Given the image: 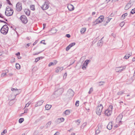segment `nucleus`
<instances>
[{
    "instance_id": "4",
    "label": "nucleus",
    "mask_w": 135,
    "mask_h": 135,
    "mask_svg": "<svg viewBox=\"0 0 135 135\" xmlns=\"http://www.w3.org/2000/svg\"><path fill=\"white\" fill-rule=\"evenodd\" d=\"M113 108V107L112 105L109 106L108 109L106 110L105 111V115L107 116H110L112 114Z\"/></svg>"
},
{
    "instance_id": "47",
    "label": "nucleus",
    "mask_w": 135,
    "mask_h": 135,
    "mask_svg": "<svg viewBox=\"0 0 135 135\" xmlns=\"http://www.w3.org/2000/svg\"><path fill=\"white\" fill-rule=\"evenodd\" d=\"M45 40H42L40 42V43L43 44H44V45H46V43H45Z\"/></svg>"
},
{
    "instance_id": "10",
    "label": "nucleus",
    "mask_w": 135,
    "mask_h": 135,
    "mask_svg": "<svg viewBox=\"0 0 135 135\" xmlns=\"http://www.w3.org/2000/svg\"><path fill=\"white\" fill-rule=\"evenodd\" d=\"M123 117L122 114H120L117 117L116 119L117 122H121V120Z\"/></svg>"
},
{
    "instance_id": "32",
    "label": "nucleus",
    "mask_w": 135,
    "mask_h": 135,
    "mask_svg": "<svg viewBox=\"0 0 135 135\" xmlns=\"http://www.w3.org/2000/svg\"><path fill=\"white\" fill-rule=\"evenodd\" d=\"M24 120V119L23 118H20L19 120V122L20 123H21Z\"/></svg>"
},
{
    "instance_id": "12",
    "label": "nucleus",
    "mask_w": 135,
    "mask_h": 135,
    "mask_svg": "<svg viewBox=\"0 0 135 135\" xmlns=\"http://www.w3.org/2000/svg\"><path fill=\"white\" fill-rule=\"evenodd\" d=\"M63 69V67H58L55 69V71L56 73H58L59 72L61 71Z\"/></svg>"
},
{
    "instance_id": "2",
    "label": "nucleus",
    "mask_w": 135,
    "mask_h": 135,
    "mask_svg": "<svg viewBox=\"0 0 135 135\" xmlns=\"http://www.w3.org/2000/svg\"><path fill=\"white\" fill-rule=\"evenodd\" d=\"M103 109V107L101 104H99L97 106L96 110L97 114L99 116L101 115V113Z\"/></svg>"
},
{
    "instance_id": "22",
    "label": "nucleus",
    "mask_w": 135,
    "mask_h": 135,
    "mask_svg": "<svg viewBox=\"0 0 135 135\" xmlns=\"http://www.w3.org/2000/svg\"><path fill=\"white\" fill-rule=\"evenodd\" d=\"M101 23L100 21L98 18L95 21L93 22V23L94 25H95L98 23Z\"/></svg>"
},
{
    "instance_id": "35",
    "label": "nucleus",
    "mask_w": 135,
    "mask_h": 135,
    "mask_svg": "<svg viewBox=\"0 0 135 135\" xmlns=\"http://www.w3.org/2000/svg\"><path fill=\"white\" fill-rule=\"evenodd\" d=\"M93 91V89L92 87H91L90 89L89 90L88 92V93L89 94H90Z\"/></svg>"
},
{
    "instance_id": "59",
    "label": "nucleus",
    "mask_w": 135,
    "mask_h": 135,
    "mask_svg": "<svg viewBox=\"0 0 135 135\" xmlns=\"http://www.w3.org/2000/svg\"><path fill=\"white\" fill-rule=\"evenodd\" d=\"M46 25L45 24H43V29H44L45 27L46 26Z\"/></svg>"
},
{
    "instance_id": "61",
    "label": "nucleus",
    "mask_w": 135,
    "mask_h": 135,
    "mask_svg": "<svg viewBox=\"0 0 135 135\" xmlns=\"http://www.w3.org/2000/svg\"><path fill=\"white\" fill-rule=\"evenodd\" d=\"M132 61H135V58H133L132 59Z\"/></svg>"
},
{
    "instance_id": "42",
    "label": "nucleus",
    "mask_w": 135,
    "mask_h": 135,
    "mask_svg": "<svg viewBox=\"0 0 135 135\" xmlns=\"http://www.w3.org/2000/svg\"><path fill=\"white\" fill-rule=\"evenodd\" d=\"M7 133V131L6 129H5L4 130L3 132L1 133V135H4V134Z\"/></svg>"
},
{
    "instance_id": "31",
    "label": "nucleus",
    "mask_w": 135,
    "mask_h": 135,
    "mask_svg": "<svg viewBox=\"0 0 135 135\" xmlns=\"http://www.w3.org/2000/svg\"><path fill=\"white\" fill-rule=\"evenodd\" d=\"M16 67L17 69H19L20 68V66L19 64H16Z\"/></svg>"
},
{
    "instance_id": "56",
    "label": "nucleus",
    "mask_w": 135,
    "mask_h": 135,
    "mask_svg": "<svg viewBox=\"0 0 135 135\" xmlns=\"http://www.w3.org/2000/svg\"><path fill=\"white\" fill-rule=\"evenodd\" d=\"M111 19V18H110H110H108V20H107V21H106L107 23L108 22H109L110 21Z\"/></svg>"
},
{
    "instance_id": "64",
    "label": "nucleus",
    "mask_w": 135,
    "mask_h": 135,
    "mask_svg": "<svg viewBox=\"0 0 135 135\" xmlns=\"http://www.w3.org/2000/svg\"><path fill=\"white\" fill-rule=\"evenodd\" d=\"M71 135H75V134L74 133H72L71 134Z\"/></svg>"
},
{
    "instance_id": "58",
    "label": "nucleus",
    "mask_w": 135,
    "mask_h": 135,
    "mask_svg": "<svg viewBox=\"0 0 135 135\" xmlns=\"http://www.w3.org/2000/svg\"><path fill=\"white\" fill-rule=\"evenodd\" d=\"M37 41H36L33 44V45H35L37 43Z\"/></svg>"
},
{
    "instance_id": "11",
    "label": "nucleus",
    "mask_w": 135,
    "mask_h": 135,
    "mask_svg": "<svg viewBox=\"0 0 135 135\" xmlns=\"http://www.w3.org/2000/svg\"><path fill=\"white\" fill-rule=\"evenodd\" d=\"M63 91V89L62 88H61L57 90L55 92V94H57V93L59 92L60 93L57 95H60L62 94Z\"/></svg>"
},
{
    "instance_id": "25",
    "label": "nucleus",
    "mask_w": 135,
    "mask_h": 135,
    "mask_svg": "<svg viewBox=\"0 0 135 135\" xmlns=\"http://www.w3.org/2000/svg\"><path fill=\"white\" fill-rule=\"evenodd\" d=\"M70 111L69 110H67L65 111L64 114L65 115H68L70 114Z\"/></svg>"
},
{
    "instance_id": "24",
    "label": "nucleus",
    "mask_w": 135,
    "mask_h": 135,
    "mask_svg": "<svg viewBox=\"0 0 135 135\" xmlns=\"http://www.w3.org/2000/svg\"><path fill=\"white\" fill-rule=\"evenodd\" d=\"M98 18L100 21V22L101 23L104 20V16L102 15L100 16Z\"/></svg>"
},
{
    "instance_id": "49",
    "label": "nucleus",
    "mask_w": 135,
    "mask_h": 135,
    "mask_svg": "<svg viewBox=\"0 0 135 135\" xmlns=\"http://www.w3.org/2000/svg\"><path fill=\"white\" fill-rule=\"evenodd\" d=\"M6 73H3L2 74H1V76L2 77H3L4 76L6 75Z\"/></svg>"
},
{
    "instance_id": "36",
    "label": "nucleus",
    "mask_w": 135,
    "mask_h": 135,
    "mask_svg": "<svg viewBox=\"0 0 135 135\" xmlns=\"http://www.w3.org/2000/svg\"><path fill=\"white\" fill-rule=\"evenodd\" d=\"M121 69L122 70V71L124 70L126 68V66H120Z\"/></svg>"
},
{
    "instance_id": "21",
    "label": "nucleus",
    "mask_w": 135,
    "mask_h": 135,
    "mask_svg": "<svg viewBox=\"0 0 135 135\" xmlns=\"http://www.w3.org/2000/svg\"><path fill=\"white\" fill-rule=\"evenodd\" d=\"M57 62L56 60L54 62H50L48 66L49 67H50L52 65H55L56 64Z\"/></svg>"
},
{
    "instance_id": "27",
    "label": "nucleus",
    "mask_w": 135,
    "mask_h": 135,
    "mask_svg": "<svg viewBox=\"0 0 135 135\" xmlns=\"http://www.w3.org/2000/svg\"><path fill=\"white\" fill-rule=\"evenodd\" d=\"M105 83L104 81H100L97 83V84L99 86L103 85Z\"/></svg>"
},
{
    "instance_id": "13",
    "label": "nucleus",
    "mask_w": 135,
    "mask_h": 135,
    "mask_svg": "<svg viewBox=\"0 0 135 135\" xmlns=\"http://www.w3.org/2000/svg\"><path fill=\"white\" fill-rule=\"evenodd\" d=\"M68 8L69 10L70 11H72L74 9V6L71 4L69 5L68 6Z\"/></svg>"
},
{
    "instance_id": "41",
    "label": "nucleus",
    "mask_w": 135,
    "mask_h": 135,
    "mask_svg": "<svg viewBox=\"0 0 135 135\" xmlns=\"http://www.w3.org/2000/svg\"><path fill=\"white\" fill-rule=\"evenodd\" d=\"M128 55V56L126 55L124 56V57L126 59H128L129 57V56H131V55L129 54Z\"/></svg>"
},
{
    "instance_id": "33",
    "label": "nucleus",
    "mask_w": 135,
    "mask_h": 135,
    "mask_svg": "<svg viewBox=\"0 0 135 135\" xmlns=\"http://www.w3.org/2000/svg\"><path fill=\"white\" fill-rule=\"evenodd\" d=\"M0 17L4 19V20H5V21H7V19L5 18H4V16L2 15V14H1V13H0Z\"/></svg>"
},
{
    "instance_id": "54",
    "label": "nucleus",
    "mask_w": 135,
    "mask_h": 135,
    "mask_svg": "<svg viewBox=\"0 0 135 135\" xmlns=\"http://www.w3.org/2000/svg\"><path fill=\"white\" fill-rule=\"evenodd\" d=\"M41 52V51L39 52H37L36 53H34L33 54V55H38V54H39Z\"/></svg>"
},
{
    "instance_id": "62",
    "label": "nucleus",
    "mask_w": 135,
    "mask_h": 135,
    "mask_svg": "<svg viewBox=\"0 0 135 135\" xmlns=\"http://www.w3.org/2000/svg\"><path fill=\"white\" fill-rule=\"evenodd\" d=\"M18 58L19 59H21V57L19 56H18Z\"/></svg>"
},
{
    "instance_id": "15",
    "label": "nucleus",
    "mask_w": 135,
    "mask_h": 135,
    "mask_svg": "<svg viewBox=\"0 0 135 135\" xmlns=\"http://www.w3.org/2000/svg\"><path fill=\"white\" fill-rule=\"evenodd\" d=\"M120 67H116L115 69V70L116 72H120L122 71V70L121 69Z\"/></svg>"
},
{
    "instance_id": "50",
    "label": "nucleus",
    "mask_w": 135,
    "mask_h": 135,
    "mask_svg": "<svg viewBox=\"0 0 135 135\" xmlns=\"http://www.w3.org/2000/svg\"><path fill=\"white\" fill-rule=\"evenodd\" d=\"M11 90L12 91H13L15 90V91H18V89H16L14 88H12L11 89Z\"/></svg>"
},
{
    "instance_id": "18",
    "label": "nucleus",
    "mask_w": 135,
    "mask_h": 135,
    "mask_svg": "<svg viewBox=\"0 0 135 135\" xmlns=\"http://www.w3.org/2000/svg\"><path fill=\"white\" fill-rule=\"evenodd\" d=\"M64 120V119L63 118H58L57 119V122L58 123H60L63 122Z\"/></svg>"
},
{
    "instance_id": "26",
    "label": "nucleus",
    "mask_w": 135,
    "mask_h": 135,
    "mask_svg": "<svg viewBox=\"0 0 135 135\" xmlns=\"http://www.w3.org/2000/svg\"><path fill=\"white\" fill-rule=\"evenodd\" d=\"M86 30L85 28H81L80 31V32L81 34H83L85 32Z\"/></svg>"
},
{
    "instance_id": "46",
    "label": "nucleus",
    "mask_w": 135,
    "mask_h": 135,
    "mask_svg": "<svg viewBox=\"0 0 135 135\" xmlns=\"http://www.w3.org/2000/svg\"><path fill=\"white\" fill-rule=\"evenodd\" d=\"M70 48L71 47L69 46V45L66 47V50L67 51L69 50Z\"/></svg>"
},
{
    "instance_id": "28",
    "label": "nucleus",
    "mask_w": 135,
    "mask_h": 135,
    "mask_svg": "<svg viewBox=\"0 0 135 135\" xmlns=\"http://www.w3.org/2000/svg\"><path fill=\"white\" fill-rule=\"evenodd\" d=\"M30 9L31 10L34 11L35 10V6L34 5H32L30 6Z\"/></svg>"
},
{
    "instance_id": "44",
    "label": "nucleus",
    "mask_w": 135,
    "mask_h": 135,
    "mask_svg": "<svg viewBox=\"0 0 135 135\" xmlns=\"http://www.w3.org/2000/svg\"><path fill=\"white\" fill-rule=\"evenodd\" d=\"M31 102H28L26 105L25 107H28L31 104Z\"/></svg>"
},
{
    "instance_id": "53",
    "label": "nucleus",
    "mask_w": 135,
    "mask_h": 135,
    "mask_svg": "<svg viewBox=\"0 0 135 135\" xmlns=\"http://www.w3.org/2000/svg\"><path fill=\"white\" fill-rule=\"evenodd\" d=\"M7 2H8V3L10 5H12V4L10 2V1H9V0H7Z\"/></svg>"
},
{
    "instance_id": "19",
    "label": "nucleus",
    "mask_w": 135,
    "mask_h": 135,
    "mask_svg": "<svg viewBox=\"0 0 135 135\" xmlns=\"http://www.w3.org/2000/svg\"><path fill=\"white\" fill-rule=\"evenodd\" d=\"M44 101L43 100H41L40 101H38L37 103V104L36 105V107H37L38 106H40L44 102Z\"/></svg>"
},
{
    "instance_id": "45",
    "label": "nucleus",
    "mask_w": 135,
    "mask_h": 135,
    "mask_svg": "<svg viewBox=\"0 0 135 135\" xmlns=\"http://www.w3.org/2000/svg\"><path fill=\"white\" fill-rule=\"evenodd\" d=\"M41 57H37V58H36V59H35V61L36 62H37V61H38L40 59V58Z\"/></svg>"
},
{
    "instance_id": "9",
    "label": "nucleus",
    "mask_w": 135,
    "mask_h": 135,
    "mask_svg": "<svg viewBox=\"0 0 135 135\" xmlns=\"http://www.w3.org/2000/svg\"><path fill=\"white\" fill-rule=\"evenodd\" d=\"M90 61L89 60H86L83 63V65H82V69H85L86 68V66H87L89 62Z\"/></svg>"
},
{
    "instance_id": "37",
    "label": "nucleus",
    "mask_w": 135,
    "mask_h": 135,
    "mask_svg": "<svg viewBox=\"0 0 135 135\" xmlns=\"http://www.w3.org/2000/svg\"><path fill=\"white\" fill-rule=\"evenodd\" d=\"M51 124V121H49L46 124V125L47 126V127H49Z\"/></svg>"
},
{
    "instance_id": "3",
    "label": "nucleus",
    "mask_w": 135,
    "mask_h": 135,
    "mask_svg": "<svg viewBox=\"0 0 135 135\" xmlns=\"http://www.w3.org/2000/svg\"><path fill=\"white\" fill-rule=\"evenodd\" d=\"M8 29V27L7 26L5 25L3 26L1 28L0 30L1 32L3 35H6L7 33Z\"/></svg>"
},
{
    "instance_id": "40",
    "label": "nucleus",
    "mask_w": 135,
    "mask_h": 135,
    "mask_svg": "<svg viewBox=\"0 0 135 135\" xmlns=\"http://www.w3.org/2000/svg\"><path fill=\"white\" fill-rule=\"evenodd\" d=\"M79 101H77L75 103V105L77 107H78L79 106Z\"/></svg>"
},
{
    "instance_id": "60",
    "label": "nucleus",
    "mask_w": 135,
    "mask_h": 135,
    "mask_svg": "<svg viewBox=\"0 0 135 135\" xmlns=\"http://www.w3.org/2000/svg\"><path fill=\"white\" fill-rule=\"evenodd\" d=\"M95 12H93L92 13V15H95Z\"/></svg>"
},
{
    "instance_id": "17",
    "label": "nucleus",
    "mask_w": 135,
    "mask_h": 135,
    "mask_svg": "<svg viewBox=\"0 0 135 135\" xmlns=\"http://www.w3.org/2000/svg\"><path fill=\"white\" fill-rule=\"evenodd\" d=\"M103 38V37L99 41L98 43V46H101L102 45L103 42V41H102V40Z\"/></svg>"
},
{
    "instance_id": "63",
    "label": "nucleus",
    "mask_w": 135,
    "mask_h": 135,
    "mask_svg": "<svg viewBox=\"0 0 135 135\" xmlns=\"http://www.w3.org/2000/svg\"><path fill=\"white\" fill-rule=\"evenodd\" d=\"M8 74L10 76H12V74L11 73H9Z\"/></svg>"
},
{
    "instance_id": "38",
    "label": "nucleus",
    "mask_w": 135,
    "mask_h": 135,
    "mask_svg": "<svg viewBox=\"0 0 135 135\" xmlns=\"http://www.w3.org/2000/svg\"><path fill=\"white\" fill-rule=\"evenodd\" d=\"M75 42H73V43H71L69 45V46L71 47H72L73 46H74V45H75Z\"/></svg>"
},
{
    "instance_id": "57",
    "label": "nucleus",
    "mask_w": 135,
    "mask_h": 135,
    "mask_svg": "<svg viewBox=\"0 0 135 135\" xmlns=\"http://www.w3.org/2000/svg\"><path fill=\"white\" fill-rule=\"evenodd\" d=\"M15 55H16L20 56V52H17V53H16Z\"/></svg>"
},
{
    "instance_id": "55",
    "label": "nucleus",
    "mask_w": 135,
    "mask_h": 135,
    "mask_svg": "<svg viewBox=\"0 0 135 135\" xmlns=\"http://www.w3.org/2000/svg\"><path fill=\"white\" fill-rule=\"evenodd\" d=\"M59 132H57L54 135H59Z\"/></svg>"
},
{
    "instance_id": "6",
    "label": "nucleus",
    "mask_w": 135,
    "mask_h": 135,
    "mask_svg": "<svg viewBox=\"0 0 135 135\" xmlns=\"http://www.w3.org/2000/svg\"><path fill=\"white\" fill-rule=\"evenodd\" d=\"M20 18L23 23L26 24L27 23L28 21L27 19L25 16L24 15H22L21 16Z\"/></svg>"
},
{
    "instance_id": "52",
    "label": "nucleus",
    "mask_w": 135,
    "mask_h": 135,
    "mask_svg": "<svg viewBox=\"0 0 135 135\" xmlns=\"http://www.w3.org/2000/svg\"><path fill=\"white\" fill-rule=\"evenodd\" d=\"M76 123L77 122H78V124H77L78 125H79L80 123V121L79 120H77L76 121Z\"/></svg>"
},
{
    "instance_id": "14",
    "label": "nucleus",
    "mask_w": 135,
    "mask_h": 135,
    "mask_svg": "<svg viewBox=\"0 0 135 135\" xmlns=\"http://www.w3.org/2000/svg\"><path fill=\"white\" fill-rule=\"evenodd\" d=\"M112 122H109L107 126V128L109 130H110L112 128Z\"/></svg>"
},
{
    "instance_id": "51",
    "label": "nucleus",
    "mask_w": 135,
    "mask_h": 135,
    "mask_svg": "<svg viewBox=\"0 0 135 135\" xmlns=\"http://www.w3.org/2000/svg\"><path fill=\"white\" fill-rule=\"evenodd\" d=\"M66 36L68 38H69L70 37V35L69 34H67L66 35Z\"/></svg>"
},
{
    "instance_id": "34",
    "label": "nucleus",
    "mask_w": 135,
    "mask_h": 135,
    "mask_svg": "<svg viewBox=\"0 0 135 135\" xmlns=\"http://www.w3.org/2000/svg\"><path fill=\"white\" fill-rule=\"evenodd\" d=\"M99 128H98L95 131L96 134H98L100 132V131L99 130Z\"/></svg>"
},
{
    "instance_id": "16",
    "label": "nucleus",
    "mask_w": 135,
    "mask_h": 135,
    "mask_svg": "<svg viewBox=\"0 0 135 135\" xmlns=\"http://www.w3.org/2000/svg\"><path fill=\"white\" fill-rule=\"evenodd\" d=\"M24 12L26 15L28 16H29L30 14V11L28 9H25L24 10Z\"/></svg>"
},
{
    "instance_id": "30",
    "label": "nucleus",
    "mask_w": 135,
    "mask_h": 135,
    "mask_svg": "<svg viewBox=\"0 0 135 135\" xmlns=\"http://www.w3.org/2000/svg\"><path fill=\"white\" fill-rule=\"evenodd\" d=\"M124 93V91H119L117 93V94L118 95H122Z\"/></svg>"
},
{
    "instance_id": "48",
    "label": "nucleus",
    "mask_w": 135,
    "mask_h": 135,
    "mask_svg": "<svg viewBox=\"0 0 135 135\" xmlns=\"http://www.w3.org/2000/svg\"><path fill=\"white\" fill-rule=\"evenodd\" d=\"M15 60V58H13L11 60V62H14Z\"/></svg>"
},
{
    "instance_id": "43",
    "label": "nucleus",
    "mask_w": 135,
    "mask_h": 135,
    "mask_svg": "<svg viewBox=\"0 0 135 135\" xmlns=\"http://www.w3.org/2000/svg\"><path fill=\"white\" fill-rule=\"evenodd\" d=\"M124 24L125 23L124 22H122L120 23V25L121 27H122L124 26Z\"/></svg>"
},
{
    "instance_id": "29",
    "label": "nucleus",
    "mask_w": 135,
    "mask_h": 135,
    "mask_svg": "<svg viewBox=\"0 0 135 135\" xmlns=\"http://www.w3.org/2000/svg\"><path fill=\"white\" fill-rule=\"evenodd\" d=\"M127 15V13H125L124 14H123L121 17V18L122 19H124L125 18V17Z\"/></svg>"
},
{
    "instance_id": "5",
    "label": "nucleus",
    "mask_w": 135,
    "mask_h": 135,
    "mask_svg": "<svg viewBox=\"0 0 135 135\" xmlns=\"http://www.w3.org/2000/svg\"><path fill=\"white\" fill-rule=\"evenodd\" d=\"M49 7L48 1H45L44 4L41 7V8L43 10H46L49 8Z\"/></svg>"
},
{
    "instance_id": "8",
    "label": "nucleus",
    "mask_w": 135,
    "mask_h": 135,
    "mask_svg": "<svg viewBox=\"0 0 135 135\" xmlns=\"http://www.w3.org/2000/svg\"><path fill=\"white\" fill-rule=\"evenodd\" d=\"M16 8L17 11H20L22 9V4L20 2H18L16 5Z\"/></svg>"
},
{
    "instance_id": "1",
    "label": "nucleus",
    "mask_w": 135,
    "mask_h": 135,
    "mask_svg": "<svg viewBox=\"0 0 135 135\" xmlns=\"http://www.w3.org/2000/svg\"><path fill=\"white\" fill-rule=\"evenodd\" d=\"M13 11L10 7L8 6L6 8V10L5 12V14L7 16H12L13 14Z\"/></svg>"
},
{
    "instance_id": "39",
    "label": "nucleus",
    "mask_w": 135,
    "mask_h": 135,
    "mask_svg": "<svg viewBox=\"0 0 135 135\" xmlns=\"http://www.w3.org/2000/svg\"><path fill=\"white\" fill-rule=\"evenodd\" d=\"M135 13V8L133 9L131 12V13L133 14Z\"/></svg>"
},
{
    "instance_id": "23",
    "label": "nucleus",
    "mask_w": 135,
    "mask_h": 135,
    "mask_svg": "<svg viewBox=\"0 0 135 135\" xmlns=\"http://www.w3.org/2000/svg\"><path fill=\"white\" fill-rule=\"evenodd\" d=\"M51 107V105L46 104L45 106V108L46 110H48L50 109Z\"/></svg>"
},
{
    "instance_id": "7",
    "label": "nucleus",
    "mask_w": 135,
    "mask_h": 135,
    "mask_svg": "<svg viewBox=\"0 0 135 135\" xmlns=\"http://www.w3.org/2000/svg\"><path fill=\"white\" fill-rule=\"evenodd\" d=\"M74 94V92L71 89H69L66 95L70 97L73 96Z\"/></svg>"
},
{
    "instance_id": "20",
    "label": "nucleus",
    "mask_w": 135,
    "mask_h": 135,
    "mask_svg": "<svg viewBox=\"0 0 135 135\" xmlns=\"http://www.w3.org/2000/svg\"><path fill=\"white\" fill-rule=\"evenodd\" d=\"M131 3H128L126 6L125 9L126 10H128L131 7Z\"/></svg>"
}]
</instances>
